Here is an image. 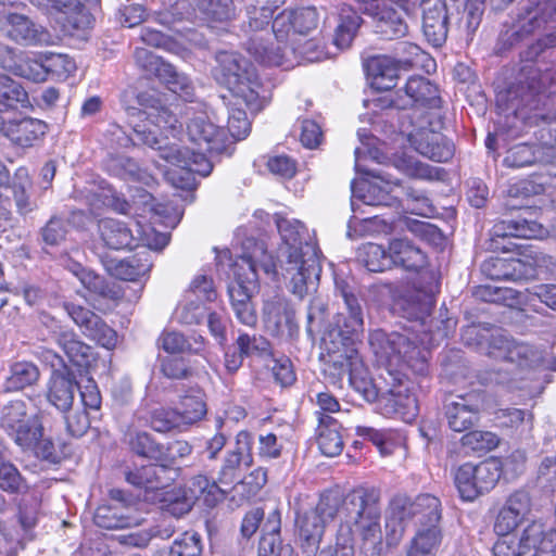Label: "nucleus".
<instances>
[{
    "label": "nucleus",
    "instance_id": "nucleus-1",
    "mask_svg": "<svg viewBox=\"0 0 556 556\" xmlns=\"http://www.w3.org/2000/svg\"><path fill=\"white\" fill-rule=\"evenodd\" d=\"M447 336L445 329L430 330L428 340L422 339L416 344L407 334L400 332L387 333L381 329L369 336V345L377 363L384 367L379 379L384 383L379 403L387 413L400 415L403 419H412L417 414V400L410 392L409 381L404 369L424 376L428 372V346Z\"/></svg>",
    "mask_w": 556,
    "mask_h": 556
},
{
    "label": "nucleus",
    "instance_id": "nucleus-2",
    "mask_svg": "<svg viewBox=\"0 0 556 556\" xmlns=\"http://www.w3.org/2000/svg\"><path fill=\"white\" fill-rule=\"evenodd\" d=\"M337 289L344 301L345 312L337 314L334 329L330 336L337 331L338 336L342 337V344L345 348L343 351L333 350L329 354L330 359L325 371L332 378L333 384L341 387L342 380L346 378L350 386L367 402H379L384 388L383 381L381 379L379 382L372 380L368 370L364 367L358 352L349 348L345 343L353 336H357L364 330L363 306L346 283L338 282Z\"/></svg>",
    "mask_w": 556,
    "mask_h": 556
},
{
    "label": "nucleus",
    "instance_id": "nucleus-3",
    "mask_svg": "<svg viewBox=\"0 0 556 556\" xmlns=\"http://www.w3.org/2000/svg\"><path fill=\"white\" fill-rule=\"evenodd\" d=\"M187 135L194 148L160 147L163 160L174 166L165 170L166 179L180 189L194 186L193 173L203 177L210 175L213 165L206 154H220L228 147L226 131L214 125L205 114H199L189 121Z\"/></svg>",
    "mask_w": 556,
    "mask_h": 556
},
{
    "label": "nucleus",
    "instance_id": "nucleus-4",
    "mask_svg": "<svg viewBox=\"0 0 556 556\" xmlns=\"http://www.w3.org/2000/svg\"><path fill=\"white\" fill-rule=\"evenodd\" d=\"M276 225L281 237L278 261L283 275L290 281L293 294L303 298L316 289L321 266L316 245L302 222L276 215Z\"/></svg>",
    "mask_w": 556,
    "mask_h": 556
},
{
    "label": "nucleus",
    "instance_id": "nucleus-5",
    "mask_svg": "<svg viewBox=\"0 0 556 556\" xmlns=\"http://www.w3.org/2000/svg\"><path fill=\"white\" fill-rule=\"evenodd\" d=\"M345 509L349 516L341 522L337 532V553L340 556H354L357 534L361 540V553L366 556H380V492L375 488H357L346 496Z\"/></svg>",
    "mask_w": 556,
    "mask_h": 556
},
{
    "label": "nucleus",
    "instance_id": "nucleus-6",
    "mask_svg": "<svg viewBox=\"0 0 556 556\" xmlns=\"http://www.w3.org/2000/svg\"><path fill=\"white\" fill-rule=\"evenodd\" d=\"M266 274L275 270L274 258L264 244L255 243L251 253L241 255L232 267L233 279L228 285V295L236 318L243 325L254 327L257 315L252 303L258 290L257 268Z\"/></svg>",
    "mask_w": 556,
    "mask_h": 556
},
{
    "label": "nucleus",
    "instance_id": "nucleus-7",
    "mask_svg": "<svg viewBox=\"0 0 556 556\" xmlns=\"http://www.w3.org/2000/svg\"><path fill=\"white\" fill-rule=\"evenodd\" d=\"M215 61L214 78L242 100L250 111L262 110L266 100L265 89L253 65L233 51H218Z\"/></svg>",
    "mask_w": 556,
    "mask_h": 556
},
{
    "label": "nucleus",
    "instance_id": "nucleus-8",
    "mask_svg": "<svg viewBox=\"0 0 556 556\" xmlns=\"http://www.w3.org/2000/svg\"><path fill=\"white\" fill-rule=\"evenodd\" d=\"M273 14L274 10L267 7L264 0H257L256 4L249 7V21L245 30L249 38L245 48L256 61L265 65L289 67L294 49L288 45L281 46L276 42L274 29H268Z\"/></svg>",
    "mask_w": 556,
    "mask_h": 556
},
{
    "label": "nucleus",
    "instance_id": "nucleus-9",
    "mask_svg": "<svg viewBox=\"0 0 556 556\" xmlns=\"http://www.w3.org/2000/svg\"><path fill=\"white\" fill-rule=\"evenodd\" d=\"M549 23H556L554 0H525L517 10L511 23L501 33L500 50H507L523 41Z\"/></svg>",
    "mask_w": 556,
    "mask_h": 556
},
{
    "label": "nucleus",
    "instance_id": "nucleus-10",
    "mask_svg": "<svg viewBox=\"0 0 556 556\" xmlns=\"http://www.w3.org/2000/svg\"><path fill=\"white\" fill-rule=\"evenodd\" d=\"M0 428L22 448L34 447L43 437L37 409L23 400L10 401L3 405Z\"/></svg>",
    "mask_w": 556,
    "mask_h": 556
},
{
    "label": "nucleus",
    "instance_id": "nucleus-11",
    "mask_svg": "<svg viewBox=\"0 0 556 556\" xmlns=\"http://www.w3.org/2000/svg\"><path fill=\"white\" fill-rule=\"evenodd\" d=\"M504 251H517L519 257H491L481 264V273L492 280L518 281L534 276L535 268L541 266L544 255L532 244L504 245Z\"/></svg>",
    "mask_w": 556,
    "mask_h": 556
},
{
    "label": "nucleus",
    "instance_id": "nucleus-12",
    "mask_svg": "<svg viewBox=\"0 0 556 556\" xmlns=\"http://www.w3.org/2000/svg\"><path fill=\"white\" fill-rule=\"evenodd\" d=\"M453 475L462 500L472 502L494 489L502 475V464L497 458H488L479 464L465 463Z\"/></svg>",
    "mask_w": 556,
    "mask_h": 556
},
{
    "label": "nucleus",
    "instance_id": "nucleus-13",
    "mask_svg": "<svg viewBox=\"0 0 556 556\" xmlns=\"http://www.w3.org/2000/svg\"><path fill=\"white\" fill-rule=\"evenodd\" d=\"M319 15L316 8L306 7L295 10H283L273 21V29L276 34V42L281 46L288 45L294 49L292 36L306 35L318 25Z\"/></svg>",
    "mask_w": 556,
    "mask_h": 556
},
{
    "label": "nucleus",
    "instance_id": "nucleus-14",
    "mask_svg": "<svg viewBox=\"0 0 556 556\" xmlns=\"http://www.w3.org/2000/svg\"><path fill=\"white\" fill-rule=\"evenodd\" d=\"M63 307L86 338L96 341L108 350L116 345L117 334L115 330L108 326L99 315L71 302H65Z\"/></svg>",
    "mask_w": 556,
    "mask_h": 556
},
{
    "label": "nucleus",
    "instance_id": "nucleus-15",
    "mask_svg": "<svg viewBox=\"0 0 556 556\" xmlns=\"http://www.w3.org/2000/svg\"><path fill=\"white\" fill-rule=\"evenodd\" d=\"M394 108L406 110L415 105L439 108L441 98L438 87L421 76H412L391 100Z\"/></svg>",
    "mask_w": 556,
    "mask_h": 556
},
{
    "label": "nucleus",
    "instance_id": "nucleus-16",
    "mask_svg": "<svg viewBox=\"0 0 556 556\" xmlns=\"http://www.w3.org/2000/svg\"><path fill=\"white\" fill-rule=\"evenodd\" d=\"M540 90L541 87L533 81L527 87L520 81L506 91L500 92L496 97V103L507 115L513 114L516 118L528 122L532 116L528 114L527 109L538 108Z\"/></svg>",
    "mask_w": 556,
    "mask_h": 556
},
{
    "label": "nucleus",
    "instance_id": "nucleus-17",
    "mask_svg": "<svg viewBox=\"0 0 556 556\" xmlns=\"http://www.w3.org/2000/svg\"><path fill=\"white\" fill-rule=\"evenodd\" d=\"M482 396L478 392L456 395L445 404V416L448 427L455 432L471 428L478 420L482 408Z\"/></svg>",
    "mask_w": 556,
    "mask_h": 556
},
{
    "label": "nucleus",
    "instance_id": "nucleus-18",
    "mask_svg": "<svg viewBox=\"0 0 556 556\" xmlns=\"http://www.w3.org/2000/svg\"><path fill=\"white\" fill-rule=\"evenodd\" d=\"M488 354L495 359L516 363L520 367H532L541 361V354L538 350L503 334L492 337Z\"/></svg>",
    "mask_w": 556,
    "mask_h": 556
},
{
    "label": "nucleus",
    "instance_id": "nucleus-19",
    "mask_svg": "<svg viewBox=\"0 0 556 556\" xmlns=\"http://www.w3.org/2000/svg\"><path fill=\"white\" fill-rule=\"evenodd\" d=\"M121 491H112L113 503L97 508L93 521L102 529L116 530L141 525V517L132 506L126 505L117 497Z\"/></svg>",
    "mask_w": 556,
    "mask_h": 556
},
{
    "label": "nucleus",
    "instance_id": "nucleus-20",
    "mask_svg": "<svg viewBox=\"0 0 556 556\" xmlns=\"http://www.w3.org/2000/svg\"><path fill=\"white\" fill-rule=\"evenodd\" d=\"M556 160V141L544 140L540 143H518L506 151L505 166L521 168L536 164H547Z\"/></svg>",
    "mask_w": 556,
    "mask_h": 556
},
{
    "label": "nucleus",
    "instance_id": "nucleus-21",
    "mask_svg": "<svg viewBox=\"0 0 556 556\" xmlns=\"http://www.w3.org/2000/svg\"><path fill=\"white\" fill-rule=\"evenodd\" d=\"M422 30L427 40L441 47L448 34L447 5L442 0H422Z\"/></svg>",
    "mask_w": 556,
    "mask_h": 556
},
{
    "label": "nucleus",
    "instance_id": "nucleus-22",
    "mask_svg": "<svg viewBox=\"0 0 556 556\" xmlns=\"http://www.w3.org/2000/svg\"><path fill=\"white\" fill-rule=\"evenodd\" d=\"M407 136L419 154L434 162H447L454 154L453 143L440 132L422 128Z\"/></svg>",
    "mask_w": 556,
    "mask_h": 556
},
{
    "label": "nucleus",
    "instance_id": "nucleus-23",
    "mask_svg": "<svg viewBox=\"0 0 556 556\" xmlns=\"http://www.w3.org/2000/svg\"><path fill=\"white\" fill-rule=\"evenodd\" d=\"M336 505L320 501L315 509L305 513L298 519L299 535L308 545H316L321 540L326 522L333 518Z\"/></svg>",
    "mask_w": 556,
    "mask_h": 556
},
{
    "label": "nucleus",
    "instance_id": "nucleus-24",
    "mask_svg": "<svg viewBox=\"0 0 556 556\" xmlns=\"http://www.w3.org/2000/svg\"><path fill=\"white\" fill-rule=\"evenodd\" d=\"M0 128L14 144L29 148L47 132V124L40 119L24 117L4 122L0 116Z\"/></svg>",
    "mask_w": 556,
    "mask_h": 556
},
{
    "label": "nucleus",
    "instance_id": "nucleus-25",
    "mask_svg": "<svg viewBox=\"0 0 556 556\" xmlns=\"http://www.w3.org/2000/svg\"><path fill=\"white\" fill-rule=\"evenodd\" d=\"M367 15L375 23V30L387 39L403 37L408 33V25L401 11L390 3H379L369 8Z\"/></svg>",
    "mask_w": 556,
    "mask_h": 556
},
{
    "label": "nucleus",
    "instance_id": "nucleus-26",
    "mask_svg": "<svg viewBox=\"0 0 556 556\" xmlns=\"http://www.w3.org/2000/svg\"><path fill=\"white\" fill-rule=\"evenodd\" d=\"M400 517L404 515L408 519H416L422 527L437 526L441 519L440 500L431 494L418 495L413 502L402 500Z\"/></svg>",
    "mask_w": 556,
    "mask_h": 556
},
{
    "label": "nucleus",
    "instance_id": "nucleus-27",
    "mask_svg": "<svg viewBox=\"0 0 556 556\" xmlns=\"http://www.w3.org/2000/svg\"><path fill=\"white\" fill-rule=\"evenodd\" d=\"M527 556H555L556 530L540 522H532L523 531Z\"/></svg>",
    "mask_w": 556,
    "mask_h": 556
},
{
    "label": "nucleus",
    "instance_id": "nucleus-28",
    "mask_svg": "<svg viewBox=\"0 0 556 556\" xmlns=\"http://www.w3.org/2000/svg\"><path fill=\"white\" fill-rule=\"evenodd\" d=\"M400 65L388 55H376L367 60L366 73L371 86L378 90H389L395 86Z\"/></svg>",
    "mask_w": 556,
    "mask_h": 556
},
{
    "label": "nucleus",
    "instance_id": "nucleus-29",
    "mask_svg": "<svg viewBox=\"0 0 556 556\" xmlns=\"http://www.w3.org/2000/svg\"><path fill=\"white\" fill-rule=\"evenodd\" d=\"M392 266H402L407 270H419L427 264L426 253L407 238H396L389 243Z\"/></svg>",
    "mask_w": 556,
    "mask_h": 556
},
{
    "label": "nucleus",
    "instance_id": "nucleus-30",
    "mask_svg": "<svg viewBox=\"0 0 556 556\" xmlns=\"http://www.w3.org/2000/svg\"><path fill=\"white\" fill-rule=\"evenodd\" d=\"M76 382L66 371H53L48 382L47 399L59 410L66 413L72 407Z\"/></svg>",
    "mask_w": 556,
    "mask_h": 556
},
{
    "label": "nucleus",
    "instance_id": "nucleus-31",
    "mask_svg": "<svg viewBox=\"0 0 556 556\" xmlns=\"http://www.w3.org/2000/svg\"><path fill=\"white\" fill-rule=\"evenodd\" d=\"M545 232L539 223L520 217L501 220L492 228V237L503 239L508 237L536 239L542 238Z\"/></svg>",
    "mask_w": 556,
    "mask_h": 556
},
{
    "label": "nucleus",
    "instance_id": "nucleus-32",
    "mask_svg": "<svg viewBox=\"0 0 556 556\" xmlns=\"http://www.w3.org/2000/svg\"><path fill=\"white\" fill-rule=\"evenodd\" d=\"M263 317L266 327L277 333L291 325L293 311L283 295L274 294L264 301Z\"/></svg>",
    "mask_w": 556,
    "mask_h": 556
},
{
    "label": "nucleus",
    "instance_id": "nucleus-33",
    "mask_svg": "<svg viewBox=\"0 0 556 556\" xmlns=\"http://www.w3.org/2000/svg\"><path fill=\"white\" fill-rule=\"evenodd\" d=\"M7 24L8 36L16 42L34 45L43 41V28L25 15L11 13L7 16Z\"/></svg>",
    "mask_w": 556,
    "mask_h": 556
},
{
    "label": "nucleus",
    "instance_id": "nucleus-34",
    "mask_svg": "<svg viewBox=\"0 0 556 556\" xmlns=\"http://www.w3.org/2000/svg\"><path fill=\"white\" fill-rule=\"evenodd\" d=\"M72 270L90 292L112 301L119 300L123 296L119 285L106 281L94 271L84 268L80 264H74Z\"/></svg>",
    "mask_w": 556,
    "mask_h": 556
},
{
    "label": "nucleus",
    "instance_id": "nucleus-35",
    "mask_svg": "<svg viewBox=\"0 0 556 556\" xmlns=\"http://www.w3.org/2000/svg\"><path fill=\"white\" fill-rule=\"evenodd\" d=\"M197 5L212 28H225L236 17L233 0H199Z\"/></svg>",
    "mask_w": 556,
    "mask_h": 556
},
{
    "label": "nucleus",
    "instance_id": "nucleus-36",
    "mask_svg": "<svg viewBox=\"0 0 556 556\" xmlns=\"http://www.w3.org/2000/svg\"><path fill=\"white\" fill-rule=\"evenodd\" d=\"M166 472L165 467H159L155 465H146L139 469L134 471H127L126 480L130 484L142 488L149 492H154L152 497L146 495L148 500H153L157 497V495L164 490V481L162 480V475Z\"/></svg>",
    "mask_w": 556,
    "mask_h": 556
},
{
    "label": "nucleus",
    "instance_id": "nucleus-37",
    "mask_svg": "<svg viewBox=\"0 0 556 556\" xmlns=\"http://www.w3.org/2000/svg\"><path fill=\"white\" fill-rule=\"evenodd\" d=\"M263 534L258 544V556H276L281 553H291V548L281 547L280 542V514L278 510L271 511L263 526Z\"/></svg>",
    "mask_w": 556,
    "mask_h": 556
},
{
    "label": "nucleus",
    "instance_id": "nucleus-38",
    "mask_svg": "<svg viewBox=\"0 0 556 556\" xmlns=\"http://www.w3.org/2000/svg\"><path fill=\"white\" fill-rule=\"evenodd\" d=\"M39 378L40 371L36 364L28 361H17L10 365L4 388L10 392L22 391L35 386Z\"/></svg>",
    "mask_w": 556,
    "mask_h": 556
},
{
    "label": "nucleus",
    "instance_id": "nucleus-39",
    "mask_svg": "<svg viewBox=\"0 0 556 556\" xmlns=\"http://www.w3.org/2000/svg\"><path fill=\"white\" fill-rule=\"evenodd\" d=\"M318 420L317 443L320 452L328 457L341 454L344 444L337 420L331 416H321Z\"/></svg>",
    "mask_w": 556,
    "mask_h": 556
},
{
    "label": "nucleus",
    "instance_id": "nucleus-40",
    "mask_svg": "<svg viewBox=\"0 0 556 556\" xmlns=\"http://www.w3.org/2000/svg\"><path fill=\"white\" fill-rule=\"evenodd\" d=\"M99 231L101 239L110 249L119 250L131 248L134 237L131 230L125 223L114 219L104 218L99 222Z\"/></svg>",
    "mask_w": 556,
    "mask_h": 556
},
{
    "label": "nucleus",
    "instance_id": "nucleus-41",
    "mask_svg": "<svg viewBox=\"0 0 556 556\" xmlns=\"http://www.w3.org/2000/svg\"><path fill=\"white\" fill-rule=\"evenodd\" d=\"M363 20L350 5L340 9L339 23L334 30L333 43L343 50L350 47Z\"/></svg>",
    "mask_w": 556,
    "mask_h": 556
},
{
    "label": "nucleus",
    "instance_id": "nucleus-42",
    "mask_svg": "<svg viewBox=\"0 0 556 556\" xmlns=\"http://www.w3.org/2000/svg\"><path fill=\"white\" fill-rule=\"evenodd\" d=\"M152 254L143 249L136 254L119 261L115 266V275L122 280H137L146 276L152 268Z\"/></svg>",
    "mask_w": 556,
    "mask_h": 556
},
{
    "label": "nucleus",
    "instance_id": "nucleus-43",
    "mask_svg": "<svg viewBox=\"0 0 556 556\" xmlns=\"http://www.w3.org/2000/svg\"><path fill=\"white\" fill-rule=\"evenodd\" d=\"M56 343L76 366H86L89 363L91 348L80 341L72 330L60 331L56 334Z\"/></svg>",
    "mask_w": 556,
    "mask_h": 556
},
{
    "label": "nucleus",
    "instance_id": "nucleus-44",
    "mask_svg": "<svg viewBox=\"0 0 556 556\" xmlns=\"http://www.w3.org/2000/svg\"><path fill=\"white\" fill-rule=\"evenodd\" d=\"M176 410L184 426H191L204 418L207 413L204 394L201 390H191L180 399Z\"/></svg>",
    "mask_w": 556,
    "mask_h": 556
},
{
    "label": "nucleus",
    "instance_id": "nucleus-45",
    "mask_svg": "<svg viewBox=\"0 0 556 556\" xmlns=\"http://www.w3.org/2000/svg\"><path fill=\"white\" fill-rule=\"evenodd\" d=\"M162 503V508L175 517H181L189 513L194 505L193 496L186 489L173 488L162 491L155 498Z\"/></svg>",
    "mask_w": 556,
    "mask_h": 556
},
{
    "label": "nucleus",
    "instance_id": "nucleus-46",
    "mask_svg": "<svg viewBox=\"0 0 556 556\" xmlns=\"http://www.w3.org/2000/svg\"><path fill=\"white\" fill-rule=\"evenodd\" d=\"M358 261L372 273H380L392 267L390 251L376 243L364 244L357 253Z\"/></svg>",
    "mask_w": 556,
    "mask_h": 556
},
{
    "label": "nucleus",
    "instance_id": "nucleus-47",
    "mask_svg": "<svg viewBox=\"0 0 556 556\" xmlns=\"http://www.w3.org/2000/svg\"><path fill=\"white\" fill-rule=\"evenodd\" d=\"M361 191L366 193H358L356 189V182H352V198L359 199L367 205H388V195L392 191L390 182H386V186H380L377 181H362ZM352 208L355 211V202L352 200Z\"/></svg>",
    "mask_w": 556,
    "mask_h": 556
},
{
    "label": "nucleus",
    "instance_id": "nucleus-48",
    "mask_svg": "<svg viewBox=\"0 0 556 556\" xmlns=\"http://www.w3.org/2000/svg\"><path fill=\"white\" fill-rule=\"evenodd\" d=\"M128 444L130 448L139 456L154 460L164 459L165 452L163 446L156 443L148 432H130L128 434Z\"/></svg>",
    "mask_w": 556,
    "mask_h": 556
},
{
    "label": "nucleus",
    "instance_id": "nucleus-49",
    "mask_svg": "<svg viewBox=\"0 0 556 556\" xmlns=\"http://www.w3.org/2000/svg\"><path fill=\"white\" fill-rule=\"evenodd\" d=\"M441 542V532L437 526L419 529L414 536L408 556H427L435 551Z\"/></svg>",
    "mask_w": 556,
    "mask_h": 556
},
{
    "label": "nucleus",
    "instance_id": "nucleus-50",
    "mask_svg": "<svg viewBox=\"0 0 556 556\" xmlns=\"http://www.w3.org/2000/svg\"><path fill=\"white\" fill-rule=\"evenodd\" d=\"M60 13L65 14L63 29L66 34L75 36L77 31L88 29L92 24V16L77 0L71 8H64Z\"/></svg>",
    "mask_w": 556,
    "mask_h": 556
},
{
    "label": "nucleus",
    "instance_id": "nucleus-51",
    "mask_svg": "<svg viewBox=\"0 0 556 556\" xmlns=\"http://www.w3.org/2000/svg\"><path fill=\"white\" fill-rule=\"evenodd\" d=\"M187 493L193 496V502L203 500L208 506H214L222 496L219 486L202 475L192 478Z\"/></svg>",
    "mask_w": 556,
    "mask_h": 556
},
{
    "label": "nucleus",
    "instance_id": "nucleus-52",
    "mask_svg": "<svg viewBox=\"0 0 556 556\" xmlns=\"http://www.w3.org/2000/svg\"><path fill=\"white\" fill-rule=\"evenodd\" d=\"M462 446L475 453H486L500 443L498 437L491 431L475 430L465 433L460 439Z\"/></svg>",
    "mask_w": 556,
    "mask_h": 556
},
{
    "label": "nucleus",
    "instance_id": "nucleus-53",
    "mask_svg": "<svg viewBox=\"0 0 556 556\" xmlns=\"http://www.w3.org/2000/svg\"><path fill=\"white\" fill-rule=\"evenodd\" d=\"M396 62L401 67L408 66H427L428 62L433 60L424 52L417 45L412 42H400L395 48Z\"/></svg>",
    "mask_w": 556,
    "mask_h": 556
},
{
    "label": "nucleus",
    "instance_id": "nucleus-54",
    "mask_svg": "<svg viewBox=\"0 0 556 556\" xmlns=\"http://www.w3.org/2000/svg\"><path fill=\"white\" fill-rule=\"evenodd\" d=\"M546 187L556 189V167L548 170L546 177L541 181L536 178H529L517 182L510 189V193L523 194L526 197L544 193Z\"/></svg>",
    "mask_w": 556,
    "mask_h": 556
},
{
    "label": "nucleus",
    "instance_id": "nucleus-55",
    "mask_svg": "<svg viewBox=\"0 0 556 556\" xmlns=\"http://www.w3.org/2000/svg\"><path fill=\"white\" fill-rule=\"evenodd\" d=\"M13 184V194L17 211L22 215H26L35 208V203L31 202L26 193V189L30 187V179L26 168L21 167L15 173Z\"/></svg>",
    "mask_w": 556,
    "mask_h": 556
},
{
    "label": "nucleus",
    "instance_id": "nucleus-56",
    "mask_svg": "<svg viewBox=\"0 0 556 556\" xmlns=\"http://www.w3.org/2000/svg\"><path fill=\"white\" fill-rule=\"evenodd\" d=\"M143 113L150 124L162 130L174 134L180 128L177 116L164 105H151Z\"/></svg>",
    "mask_w": 556,
    "mask_h": 556
},
{
    "label": "nucleus",
    "instance_id": "nucleus-57",
    "mask_svg": "<svg viewBox=\"0 0 556 556\" xmlns=\"http://www.w3.org/2000/svg\"><path fill=\"white\" fill-rule=\"evenodd\" d=\"M160 78L165 80L170 91L184 100L190 101L192 99L193 86L190 79L185 74L177 72L173 65L165 66L164 75Z\"/></svg>",
    "mask_w": 556,
    "mask_h": 556
},
{
    "label": "nucleus",
    "instance_id": "nucleus-58",
    "mask_svg": "<svg viewBox=\"0 0 556 556\" xmlns=\"http://www.w3.org/2000/svg\"><path fill=\"white\" fill-rule=\"evenodd\" d=\"M202 548L201 536L197 532H185L173 542L168 556H201Z\"/></svg>",
    "mask_w": 556,
    "mask_h": 556
},
{
    "label": "nucleus",
    "instance_id": "nucleus-59",
    "mask_svg": "<svg viewBox=\"0 0 556 556\" xmlns=\"http://www.w3.org/2000/svg\"><path fill=\"white\" fill-rule=\"evenodd\" d=\"M27 101V93L20 83L7 75H0V105L12 108Z\"/></svg>",
    "mask_w": 556,
    "mask_h": 556
},
{
    "label": "nucleus",
    "instance_id": "nucleus-60",
    "mask_svg": "<svg viewBox=\"0 0 556 556\" xmlns=\"http://www.w3.org/2000/svg\"><path fill=\"white\" fill-rule=\"evenodd\" d=\"M150 425L153 430L164 433L180 428L184 422L176 409L161 407L151 413Z\"/></svg>",
    "mask_w": 556,
    "mask_h": 556
},
{
    "label": "nucleus",
    "instance_id": "nucleus-61",
    "mask_svg": "<svg viewBox=\"0 0 556 556\" xmlns=\"http://www.w3.org/2000/svg\"><path fill=\"white\" fill-rule=\"evenodd\" d=\"M402 500H396L392 503L391 515L387 520V543L388 545H396L403 534L405 532V520H407V516L403 514V516H399V510H402Z\"/></svg>",
    "mask_w": 556,
    "mask_h": 556
},
{
    "label": "nucleus",
    "instance_id": "nucleus-62",
    "mask_svg": "<svg viewBox=\"0 0 556 556\" xmlns=\"http://www.w3.org/2000/svg\"><path fill=\"white\" fill-rule=\"evenodd\" d=\"M235 345L241 351L245 357L252 355H269L270 343L262 336H250L248 333H240L236 340Z\"/></svg>",
    "mask_w": 556,
    "mask_h": 556
},
{
    "label": "nucleus",
    "instance_id": "nucleus-63",
    "mask_svg": "<svg viewBox=\"0 0 556 556\" xmlns=\"http://www.w3.org/2000/svg\"><path fill=\"white\" fill-rule=\"evenodd\" d=\"M24 486V479L17 468L7 458L0 460V489L14 493L20 492Z\"/></svg>",
    "mask_w": 556,
    "mask_h": 556
},
{
    "label": "nucleus",
    "instance_id": "nucleus-64",
    "mask_svg": "<svg viewBox=\"0 0 556 556\" xmlns=\"http://www.w3.org/2000/svg\"><path fill=\"white\" fill-rule=\"evenodd\" d=\"M493 554L494 556H527L523 534L519 539L502 535L493 546Z\"/></svg>",
    "mask_w": 556,
    "mask_h": 556
}]
</instances>
